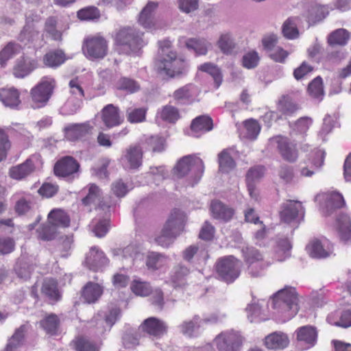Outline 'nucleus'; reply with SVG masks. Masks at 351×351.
<instances>
[{"label": "nucleus", "instance_id": "ddd939ff", "mask_svg": "<svg viewBox=\"0 0 351 351\" xmlns=\"http://www.w3.org/2000/svg\"><path fill=\"white\" fill-rule=\"evenodd\" d=\"M38 66L37 58L23 54L15 60L12 73L17 79H23L29 76Z\"/></svg>", "mask_w": 351, "mask_h": 351}, {"label": "nucleus", "instance_id": "4c0bfd02", "mask_svg": "<svg viewBox=\"0 0 351 351\" xmlns=\"http://www.w3.org/2000/svg\"><path fill=\"white\" fill-rule=\"evenodd\" d=\"M186 48L193 51L197 56H204L208 52L210 43L204 38H189L185 42Z\"/></svg>", "mask_w": 351, "mask_h": 351}, {"label": "nucleus", "instance_id": "4be33fe9", "mask_svg": "<svg viewBox=\"0 0 351 351\" xmlns=\"http://www.w3.org/2000/svg\"><path fill=\"white\" fill-rule=\"evenodd\" d=\"M298 343L308 349L315 346L317 341V333L316 329L311 326H304L295 331Z\"/></svg>", "mask_w": 351, "mask_h": 351}, {"label": "nucleus", "instance_id": "4468645a", "mask_svg": "<svg viewBox=\"0 0 351 351\" xmlns=\"http://www.w3.org/2000/svg\"><path fill=\"white\" fill-rule=\"evenodd\" d=\"M143 150L140 145L130 146L123 153L120 162L126 170L137 169L142 165Z\"/></svg>", "mask_w": 351, "mask_h": 351}, {"label": "nucleus", "instance_id": "f3484780", "mask_svg": "<svg viewBox=\"0 0 351 351\" xmlns=\"http://www.w3.org/2000/svg\"><path fill=\"white\" fill-rule=\"evenodd\" d=\"M17 39L25 46L36 47L40 40L39 31L34 23L27 19L25 25L17 36Z\"/></svg>", "mask_w": 351, "mask_h": 351}, {"label": "nucleus", "instance_id": "c756f323", "mask_svg": "<svg viewBox=\"0 0 351 351\" xmlns=\"http://www.w3.org/2000/svg\"><path fill=\"white\" fill-rule=\"evenodd\" d=\"M169 258L163 254L150 252L147 254L145 264L149 270L157 271L166 269L168 266Z\"/></svg>", "mask_w": 351, "mask_h": 351}, {"label": "nucleus", "instance_id": "79ce46f5", "mask_svg": "<svg viewBox=\"0 0 351 351\" xmlns=\"http://www.w3.org/2000/svg\"><path fill=\"white\" fill-rule=\"evenodd\" d=\"M213 124L212 119L206 115H202L195 118L191 123V130L196 133V136L198 134H203L210 131L213 129Z\"/></svg>", "mask_w": 351, "mask_h": 351}, {"label": "nucleus", "instance_id": "473e14b6", "mask_svg": "<svg viewBox=\"0 0 351 351\" xmlns=\"http://www.w3.org/2000/svg\"><path fill=\"white\" fill-rule=\"evenodd\" d=\"M337 230L340 239L347 243L351 240V221L350 217L345 214H341L337 219Z\"/></svg>", "mask_w": 351, "mask_h": 351}, {"label": "nucleus", "instance_id": "6e6552de", "mask_svg": "<svg viewBox=\"0 0 351 351\" xmlns=\"http://www.w3.org/2000/svg\"><path fill=\"white\" fill-rule=\"evenodd\" d=\"M244 338L241 333L233 329L222 331L213 340L219 351H239Z\"/></svg>", "mask_w": 351, "mask_h": 351}, {"label": "nucleus", "instance_id": "603ef678", "mask_svg": "<svg viewBox=\"0 0 351 351\" xmlns=\"http://www.w3.org/2000/svg\"><path fill=\"white\" fill-rule=\"evenodd\" d=\"M299 108L289 96H283L278 103V110L285 116H292Z\"/></svg>", "mask_w": 351, "mask_h": 351}, {"label": "nucleus", "instance_id": "58836bf2", "mask_svg": "<svg viewBox=\"0 0 351 351\" xmlns=\"http://www.w3.org/2000/svg\"><path fill=\"white\" fill-rule=\"evenodd\" d=\"M325 152L323 150L317 149L313 152V158L311 161V167H302L300 174L302 176L311 177L315 173V169L320 168L324 165Z\"/></svg>", "mask_w": 351, "mask_h": 351}, {"label": "nucleus", "instance_id": "b1692460", "mask_svg": "<svg viewBox=\"0 0 351 351\" xmlns=\"http://www.w3.org/2000/svg\"><path fill=\"white\" fill-rule=\"evenodd\" d=\"M121 311L120 309L114 307L112 308L108 314L105 315V318L96 317L92 321L95 323L97 328V333L102 334L107 330H109L117 320L120 317Z\"/></svg>", "mask_w": 351, "mask_h": 351}, {"label": "nucleus", "instance_id": "7ed1b4c3", "mask_svg": "<svg viewBox=\"0 0 351 351\" xmlns=\"http://www.w3.org/2000/svg\"><path fill=\"white\" fill-rule=\"evenodd\" d=\"M185 216L180 210H174L164 225L160 233L155 238L156 242L163 247H168L183 231Z\"/></svg>", "mask_w": 351, "mask_h": 351}, {"label": "nucleus", "instance_id": "13d9d810", "mask_svg": "<svg viewBox=\"0 0 351 351\" xmlns=\"http://www.w3.org/2000/svg\"><path fill=\"white\" fill-rule=\"evenodd\" d=\"M132 291L136 295L146 297L152 292V287L149 283L141 279L134 280L130 285Z\"/></svg>", "mask_w": 351, "mask_h": 351}, {"label": "nucleus", "instance_id": "5701e85b", "mask_svg": "<svg viewBox=\"0 0 351 351\" xmlns=\"http://www.w3.org/2000/svg\"><path fill=\"white\" fill-rule=\"evenodd\" d=\"M198 93L197 86L189 84L176 90L173 93V97L178 104H190L195 101Z\"/></svg>", "mask_w": 351, "mask_h": 351}, {"label": "nucleus", "instance_id": "a878e982", "mask_svg": "<svg viewBox=\"0 0 351 351\" xmlns=\"http://www.w3.org/2000/svg\"><path fill=\"white\" fill-rule=\"evenodd\" d=\"M210 211L214 219L224 222L230 221L234 214L233 208L218 200L211 202Z\"/></svg>", "mask_w": 351, "mask_h": 351}, {"label": "nucleus", "instance_id": "052dcab7", "mask_svg": "<svg viewBox=\"0 0 351 351\" xmlns=\"http://www.w3.org/2000/svg\"><path fill=\"white\" fill-rule=\"evenodd\" d=\"M199 70L210 74L215 83L216 88H218L222 82V75L219 69L210 62H206L199 66Z\"/></svg>", "mask_w": 351, "mask_h": 351}, {"label": "nucleus", "instance_id": "9b49d317", "mask_svg": "<svg viewBox=\"0 0 351 351\" xmlns=\"http://www.w3.org/2000/svg\"><path fill=\"white\" fill-rule=\"evenodd\" d=\"M279 215L285 223L299 224L304 219V208L300 202L287 200L281 204Z\"/></svg>", "mask_w": 351, "mask_h": 351}, {"label": "nucleus", "instance_id": "9d476101", "mask_svg": "<svg viewBox=\"0 0 351 351\" xmlns=\"http://www.w3.org/2000/svg\"><path fill=\"white\" fill-rule=\"evenodd\" d=\"M245 262L247 265V273L253 277L261 276L268 264L263 261L260 252L253 247H246L242 249Z\"/></svg>", "mask_w": 351, "mask_h": 351}, {"label": "nucleus", "instance_id": "0e129e2a", "mask_svg": "<svg viewBox=\"0 0 351 351\" xmlns=\"http://www.w3.org/2000/svg\"><path fill=\"white\" fill-rule=\"evenodd\" d=\"M308 90L309 94L319 101L324 97V88L322 79L319 76L315 77L308 85Z\"/></svg>", "mask_w": 351, "mask_h": 351}, {"label": "nucleus", "instance_id": "bb28decb", "mask_svg": "<svg viewBox=\"0 0 351 351\" xmlns=\"http://www.w3.org/2000/svg\"><path fill=\"white\" fill-rule=\"evenodd\" d=\"M148 335L156 337L163 335L167 331V325L162 320L154 317L146 319L141 326Z\"/></svg>", "mask_w": 351, "mask_h": 351}, {"label": "nucleus", "instance_id": "7c9ffc66", "mask_svg": "<svg viewBox=\"0 0 351 351\" xmlns=\"http://www.w3.org/2000/svg\"><path fill=\"white\" fill-rule=\"evenodd\" d=\"M27 326L22 325L17 328L9 339L5 351H25L23 347L25 333Z\"/></svg>", "mask_w": 351, "mask_h": 351}, {"label": "nucleus", "instance_id": "3c124183", "mask_svg": "<svg viewBox=\"0 0 351 351\" xmlns=\"http://www.w3.org/2000/svg\"><path fill=\"white\" fill-rule=\"evenodd\" d=\"M326 202V214L330 215L331 210L341 208L344 204V199L339 192L332 191L326 193L324 195Z\"/></svg>", "mask_w": 351, "mask_h": 351}, {"label": "nucleus", "instance_id": "393cba45", "mask_svg": "<svg viewBox=\"0 0 351 351\" xmlns=\"http://www.w3.org/2000/svg\"><path fill=\"white\" fill-rule=\"evenodd\" d=\"M282 157L289 161L294 162L298 156L295 144L289 141L287 138L278 136L274 139Z\"/></svg>", "mask_w": 351, "mask_h": 351}, {"label": "nucleus", "instance_id": "39448f33", "mask_svg": "<svg viewBox=\"0 0 351 351\" xmlns=\"http://www.w3.org/2000/svg\"><path fill=\"white\" fill-rule=\"evenodd\" d=\"M56 86L55 79L50 76H45L30 90L31 107L34 109H39L45 107Z\"/></svg>", "mask_w": 351, "mask_h": 351}, {"label": "nucleus", "instance_id": "a18cd8bd", "mask_svg": "<svg viewBox=\"0 0 351 351\" xmlns=\"http://www.w3.org/2000/svg\"><path fill=\"white\" fill-rule=\"evenodd\" d=\"M291 244L287 238L277 240L274 249L275 257L278 261H283L291 256Z\"/></svg>", "mask_w": 351, "mask_h": 351}, {"label": "nucleus", "instance_id": "e433bc0d", "mask_svg": "<svg viewBox=\"0 0 351 351\" xmlns=\"http://www.w3.org/2000/svg\"><path fill=\"white\" fill-rule=\"evenodd\" d=\"M83 193H86L82 200L84 205L101 206V193L97 185L95 184H89L83 189Z\"/></svg>", "mask_w": 351, "mask_h": 351}, {"label": "nucleus", "instance_id": "72a5a7b5", "mask_svg": "<svg viewBox=\"0 0 351 351\" xmlns=\"http://www.w3.org/2000/svg\"><path fill=\"white\" fill-rule=\"evenodd\" d=\"M182 257L188 262H191L194 257L198 262H204L208 258V254L202 245H191L183 251Z\"/></svg>", "mask_w": 351, "mask_h": 351}, {"label": "nucleus", "instance_id": "338daca9", "mask_svg": "<svg viewBox=\"0 0 351 351\" xmlns=\"http://www.w3.org/2000/svg\"><path fill=\"white\" fill-rule=\"evenodd\" d=\"M217 45L221 51L226 54L231 53L235 47L232 36L228 34H222L217 42Z\"/></svg>", "mask_w": 351, "mask_h": 351}, {"label": "nucleus", "instance_id": "774afa93", "mask_svg": "<svg viewBox=\"0 0 351 351\" xmlns=\"http://www.w3.org/2000/svg\"><path fill=\"white\" fill-rule=\"evenodd\" d=\"M244 127L246 130L245 136L250 140L257 138L261 131L259 123L254 119H249L244 122Z\"/></svg>", "mask_w": 351, "mask_h": 351}, {"label": "nucleus", "instance_id": "f704fd0d", "mask_svg": "<svg viewBox=\"0 0 351 351\" xmlns=\"http://www.w3.org/2000/svg\"><path fill=\"white\" fill-rule=\"evenodd\" d=\"M66 60L65 53L62 49H54L44 55L43 62L47 67L57 68L62 65Z\"/></svg>", "mask_w": 351, "mask_h": 351}, {"label": "nucleus", "instance_id": "cd10ccee", "mask_svg": "<svg viewBox=\"0 0 351 351\" xmlns=\"http://www.w3.org/2000/svg\"><path fill=\"white\" fill-rule=\"evenodd\" d=\"M0 101L5 107L16 108L21 104L20 92L14 87L0 89Z\"/></svg>", "mask_w": 351, "mask_h": 351}, {"label": "nucleus", "instance_id": "c9c22d12", "mask_svg": "<svg viewBox=\"0 0 351 351\" xmlns=\"http://www.w3.org/2000/svg\"><path fill=\"white\" fill-rule=\"evenodd\" d=\"M22 47L19 43L14 41L9 42L0 51V65L5 67L8 62L19 54L22 50Z\"/></svg>", "mask_w": 351, "mask_h": 351}, {"label": "nucleus", "instance_id": "dca6fc26", "mask_svg": "<svg viewBox=\"0 0 351 351\" xmlns=\"http://www.w3.org/2000/svg\"><path fill=\"white\" fill-rule=\"evenodd\" d=\"M80 165L72 156H65L60 159L54 166V173L62 178H74L77 173Z\"/></svg>", "mask_w": 351, "mask_h": 351}, {"label": "nucleus", "instance_id": "09e8293b", "mask_svg": "<svg viewBox=\"0 0 351 351\" xmlns=\"http://www.w3.org/2000/svg\"><path fill=\"white\" fill-rule=\"evenodd\" d=\"M202 321L199 316L195 315L191 319L184 321L179 325L180 332L185 336L191 337L200 327Z\"/></svg>", "mask_w": 351, "mask_h": 351}, {"label": "nucleus", "instance_id": "c85d7f7f", "mask_svg": "<svg viewBox=\"0 0 351 351\" xmlns=\"http://www.w3.org/2000/svg\"><path fill=\"white\" fill-rule=\"evenodd\" d=\"M265 343L269 349L280 350L288 346L289 339L287 334L276 331L265 337Z\"/></svg>", "mask_w": 351, "mask_h": 351}, {"label": "nucleus", "instance_id": "864d4df0", "mask_svg": "<svg viewBox=\"0 0 351 351\" xmlns=\"http://www.w3.org/2000/svg\"><path fill=\"white\" fill-rule=\"evenodd\" d=\"M158 117L162 121L174 123L180 117L179 110L175 106L166 105L157 112Z\"/></svg>", "mask_w": 351, "mask_h": 351}, {"label": "nucleus", "instance_id": "412c9836", "mask_svg": "<svg viewBox=\"0 0 351 351\" xmlns=\"http://www.w3.org/2000/svg\"><path fill=\"white\" fill-rule=\"evenodd\" d=\"M108 259L97 246L90 247L86 257V265L93 271H98L108 264Z\"/></svg>", "mask_w": 351, "mask_h": 351}, {"label": "nucleus", "instance_id": "8fccbe9b", "mask_svg": "<svg viewBox=\"0 0 351 351\" xmlns=\"http://www.w3.org/2000/svg\"><path fill=\"white\" fill-rule=\"evenodd\" d=\"M327 321L329 324L342 328L351 326V311H343L339 317V313L330 314L327 317Z\"/></svg>", "mask_w": 351, "mask_h": 351}, {"label": "nucleus", "instance_id": "4d7b16f0", "mask_svg": "<svg viewBox=\"0 0 351 351\" xmlns=\"http://www.w3.org/2000/svg\"><path fill=\"white\" fill-rule=\"evenodd\" d=\"M40 324L47 333L55 335L58 331L60 321L56 315L50 314L42 319Z\"/></svg>", "mask_w": 351, "mask_h": 351}, {"label": "nucleus", "instance_id": "a211bd4d", "mask_svg": "<svg viewBox=\"0 0 351 351\" xmlns=\"http://www.w3.org/2000/svg\"><path fill=\"white\" fill-rule=\"evenodd\" d=\"M66 137L71 141H75L90 135L93 130L91 121L82 123H72L66 125L64 129Z\"/></svg>", "mask_w": 351, "mask_h": 351}, {"label": "nucleus", "instance_id": "c03bdc74", "mask_svg": "<svg viewBox=\"0 0 351 351\" xmlns=\"http://www.w3.org/2000/svg\"><path fill=\"white\" fill-rule=\"evenodd\" d=\"M103 293L102 287L97 283H87L82 291V298L87 303H94Z\"/></svg>", "mask_w": 351, "mask_h": 351}, {"label": "nucleus", "instance_id": "5fc2aeb1", "mask_svg": "<svg viewBox=\"0 0 351 351\" xmlns=\"http://www.w3.org/2000/svg\"><path fill=\"white\" fill-rule=\"evenodd\" d=\"M350 34L345 29H338L331 32L328 36V43L330 46L346 45L349 40Z\"/></svg>", "mask_w": 351, "mask_h": 351}, {"label": "nucleus", "instance_id": "680f3d73", "mask_svg": "<svg viewBox=\"0 0 351 351\" xmlns=\"http://www.w3.org/2000/svg\"><path fill=\"white\" fill-rule=\"evenodd\" d=\"M147 110L144 108H128L126 110L128 121L131 123L143 122L146 118Z\"/></svg>", "mask_w": 351, "mask_h": 351}, {"label": "nucleus", "instance_id": "0eeeda50", "mask_svg": "<svg viewBox=\"0 0 351 351\" xmlns=\"http://www.w3.org/2000/svg\"><path fill=\"white\" fill-rule=\"evenodd\" d=\"M241 263L233 256L219 258L216 263L218 277L226 283H232L241 274Z\"/></svg>", "mask_w": 351, "mask_h": 351}, {"label": "nucleus", "instance_id": "de8ad7c7", "mask_svg": "<svg viewBox=\"0 0 351 351\" xmlns=\"http://www.w3.org/2000/svg\"><path fill=\"white\" fill-rule=\"evenodd\" d=\"M49 223L54 227H68L70 223L69 215L62 209H53L48 215Z\"/></svg>", "mask_w": 351, "mask_h": 351}, {"label": "nucleus", "instance_id": "f257e3e1", "mask_svg": "<svg viewBox=\"0 0 351 351\" xmlns=\"http://www.w3.org/2000/svg\"><path fill=\"white\" fill-rule=\"evenodd\" d=\"M298 294L292 287H286L279 290L269 300L274 313L281 322L289 321L298 313Z\"/></svg>", "mask_w": 351, "mask_h": 351}, {"label": "nucleus", "instance_id": "2f4dec72", "mask_svg": "<svg viewBox=\"0 0 351 351\" xmlns=\"http://www.w3.org/2000/svg\"><path fill=\"white\" fill-rule=\"evenodd\" d=\"M190 273V269L182 263L176 265L171 273L170 281L173 287H182L186 284V278Z\"/></svg>", "mask_w": 351, "mask_h": 351}, {"label": "nucleus", "instance_id": "69168bd1", "mask_svg": "<svg viewBox=\"0 0 351 351\" xmlns=\"http://www.w3.org/2000/svg\"><path fill=\"white\" fill-rule=\"evenodd\" d=\"M34 267L27 262L19 261L14 267L17 276L24 280H27L31 276Z\"/></svg>", "mask_w": 351, "mask_h": 351}, {"label": "nucleus", "instance_id": "f8f14e48", "mask_svg": "<svg viewBox=\"0 0 351 351\" xmlns=\"http://www.w3.org/2000/svg\"><path fill=\"white\" fill-rule=\"evenodd\" d=\"M43 166V160L39 154L30 156L23 163L12 167L10 176L15 180H21L33 171L40 169Z\"/></svg>", "mask_w": 351, "mask_h": 351}, {"label": "nucleus", "instance_id": "aec40b11", "mask_svg": "<svg viewBox=\"0 0 351 351\" xmlns=\"http://www.w3.org/2000/svg\"><path fill=\"white\" fill-rule=\"evenodd\" d=\"M158 8L156 1H148L139 14L138 23L144 28L152 29L156 22V14Z\"/></svg>", "mask_w": 351, "mask_h": 351}, {"label": "nucleus", "instance_id": "ea45409f", "mask_svg": "<svg viewBox=\"0 0 351 351\" xmlns=\"http://www.w3.org/2000/svg\"><path fill=\"white\" fill-rule=\"evenodd\" d=\"M82 99L77 97L69 96L64 104L60 108L59 112L63 116L76 114L82 108Z\"/></svg>", "mask_w": 351, "mask_h": 351}, {"label": "nucleus", "instance_id": "a19ab883", "mask_svg": "<svg viewBox=\"0 0 351 351\" xmlns=\"http://www.w3.org/2000/svg\"><path fill=\"white\" fill-rule=\"evenodd\" d=\"M41 292L51 301L57 302L61 298L60 293L58 289V283L56 280L52 278H46L44 280Z\"/></svg>", "mask_w": 351, "mask_h": 351}, {"label": "nucleus", "instance_id": "2eb2a0df", "mask_svg": "<svg viewBox=\"0 0 351 351\" xmlns=\"http://www.w3.org/2000/svg\"><path fill=\"white\" fill-rule=\"evenodd\" d=\"M309 255L313 258H325L333 252V246L330 241L326 239H313L306 246Z\"/></svg>", "mask_w": 351, "mask_h": 351}, {"label": "nucleus", "instance_id": "1a4fd4ad", "mask_svg": "<svg viewBox=\"0 0 351 351\" xmlns=\"http://www.w3.org/2000/svg\"><path fill=\"white\" fill-rule=\"evenodd\" d=\"M82 51L89 60L103 59L108 53V42L101 36H88L84 40Z\"/></svg>", "mask_w": 351, "mask_h": 351}, {"label": "nucleus", "instance_id": "e2e57ef3", "mask_svg": "<svg viewBox=\"0 0 351 351\" xmlns=\"http://www.w3.org/2000/svg\"><path fill=\"white\" fill-rule=\"evenodd\" d=\"M71 344L77 351H99L96 344L83 337L76 338Z\"/></svg>", "mask_w": 351, "mask_h": 351}, {"label": "nucleus", "instance_id": "423d86ee", "mask_svg": "<svg viewBox=\"0 0 351 351\" xmlns=\"http://www.w3.org/2000/svg\"><path fill=\"white\" fill-rule=\"evenodd\" d=\"M143 34L132 27H125L116 35L115 42L119 53L129 54L137 52L143 46Z\"/></svg>", "mask_w": 351, "mask_h": 351}, {"label": "nucleus", "instance_id": "6ab92c4d", "mask_svg": "<svg viewBox=\"0 0 351 351\" xmlns=\"http://www.w3.org/2000/svg\"><path fill=\"white\" fill-rule=\"evenodd\" d=\"M100 115L104 125L108 129L117 127L123 121V118L120 115L119 108L113 104H108L104 106L101 110Z\"/></svg>", "mask_w": 351, "mask_h": 351}, {"label": "nucleus", "instance_id": "f03ea898", "mask_svg": "<svg viewBox=\"0 0 351 351\" xmlns=\"http://www.w3.org/2000/svg\"><path fill=\"white\" fill-rule=\"evenodd\" d=\"M186 66L184 60L178 58L176 53L171 49L169 40L159 42L157 67L160 72L173 77L184 73Z\"/></svg>", "mask_w": 351, "mask_h": 351}, {"label": "nucleus", "instance_id": "6e6d98bb", "mask_svg": "<svg viewBox=\"0 0 351 351\" xmlns=\"http://www.w3.org/2000/svg\"><path fill=\"white\" fill-rule=\"evenodd\" d=\"M231 149H225L218 155L219 169L223 172H229L234 166L235 162L231 156Z\"/></svg>", "mask_w": 351, "mask_h": 351}, {"label": "nucleus", "instance_id": "49530a36", "mask_svg": "<svg viewBox=\"0 0 351 351\" xmlns=\"http://www.w3.org/2000/svg\"><path fill=\"white\" fill-rule=\"evenodd\" d=\"M328 13L329 11L326 6L314 5L308 10L306 17L309 24H315L322 21Z\"/></svg>", "mask_w": 351, "mask_h": 351}, {"label": "nucleus", "instance_id": "20e7f679", "mask_svg": "<svg viewBox=\"0 0 351 351\" xmlns=\"http://www.w3.org/2000/svg\"><path fill=\"white\" fill-rule=\"evenodd\" d=\"M204 171V162L196 155H187L182 157L174 167V173L178 178L189 175L191 186H194L200 180Z\"/></svg>", "mask_w": 351, "mask_h": 351}, {"label": "nucleus", "instance_id": "37998d69", "mask_svg": "<svg viewBox=\"0 0 351 351\" xmlns=\"http://www.w3.org/2000/svg\"><path fill=\"white\" fill-rule=\"evenodd\" d=\"M64 29L58 25L56 17H49L45 23L44 32L54 40H61Z\"/></svg>", "mask_w": 351, "mask_h": 351}, {"label": "nucleus", "instance_id": "bf43d9fd", "mask_svg": "<svg viewBox=\"0 0 351 351\" xmlns=\"http://www.w3.org/2000/svg\"><path fill=\"white\" fill-rule=\"evenodd\" d=\"M247 318L250 322H259L265 320L263 316V310L258 302L253 301L246 307Z\"/></svg>", "mask_w": 351, "mask_h": 351}]
</instances>
